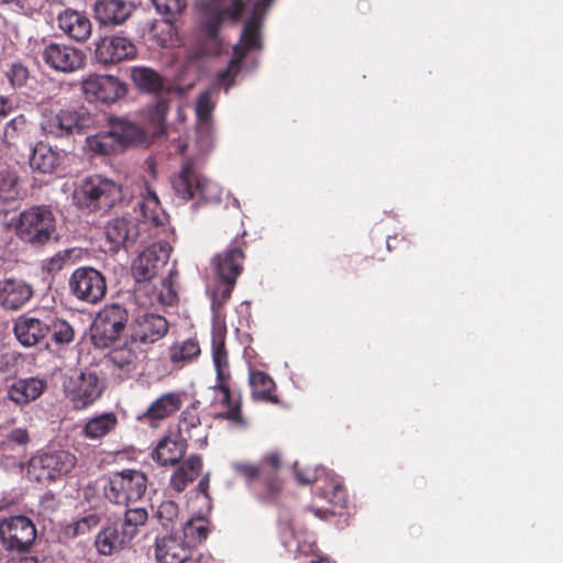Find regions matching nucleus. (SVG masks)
<instances>
[{"instance_id":"f257e3e1","label":"nucleus","mask_w":563,"mask_h":563,"mask_svg":"<svg viewBox=\"0 0 563 563\" xmlns=\"http://www.w3.org/2000/svg\"><path fill=\"white\" fill-rule=\"evenodd\" d=\"M274 0H253L251 14L245 21L241 38L233 46V56L225 69L218 73L216 85L202 91L195 106L196 130L194 139L189 143L177 142L175 152L186 158L181 169L172 178V188L177 197L184 200L197 198L198 183L201 175L196 167L211 153L216 145V132L212 112L216 100L212 98L217 88H223L225 92L235 84L244 69H252L256 60L247 54L257 51L262 46L261 26L264 15Z\"/></svg>"},{"instance_id":"f03ea898","label":"nucleus","mask_w":563,"mask_h":563,"mask_svg":"<svg viewBox=\"0 0 563 563\" xmlns=\"http://www.w3.org/2000/svg\"><path fill=\"white\" fill-rule=\"evenodd\" d=\"M136 206L140 208L139 222L132 217H118L104 225L106 242L110 252L115 253L121 247L133 245L142 227L156 228L166 222L167 216L159 207L157 195L147 184L144 188H139Z\"/></svg>"},{"instance_id":"7ed1b4c3","label":"nucleus","mask_w":563,"mask_h":563,"mask_svg":"<svg viewBox=\"0 0 563 563\" xmlns=\"http://www.w3.org/2000/svg\"><path fill=\"white\" fill-rule=\"evenodd\" d=\"M225 333L227 327L221 313H212L211 347L218 380L213 389L217 393L216 401L227 407V410L218 415V418L229 420L234 428H244L245 422L241 416L240 402L232 400L228 385L231 374L225 351Z\"/></svg>"},{"instance_id":"20e7f679","label":"nucleus","mask_w":563,"mask_h":563,"mask_svg":"<svg viewBox=\"0 0 563 563\" xmlns=\"http://www.w3.org/2000/svg\"><path fill=\"white\" fill-rule=\"evenodd\" d=\"M108 124V131L86 137L85 147L89 153L101 156L117 155L147 142L144 129L126 118L112 117Z\"/></svg>"},{"instance_id":"39448f33","label":"nucleus","mask_w":563,"mask_h":563,"mask_svg":"<svg viewBox=\"0 0 563 563\" xmlns=\"http://www.w3.org/2000/svg\"><path fill=\"white\" fill-rule=\"evenodd\" d=\"M125 199L120 184L101 175L86 177L75 188L73 202L89 212H107Z\"/></svg>"},{"instance_id":"423d86ee","label":"nucleus","mask_w":563,"mask_h":563,"mask_svg":"<svg viewBox=\"0 0 563 563\" xmlns=\"http://www.w3.org/2000/svg\"><path fill=\"white\" fill-rule=\"evenodd\" d=\"M243 258V251L236 245H230L223 253L212 257L211 265L217 277L214 284L208 287L212 313H221L222 307L230 299L242 271Z\"/></svg>"},{"instance_id":"0eeeda50","label":"nucleus","mask_w":563,"mask_h":563,"mask_svg":"<svg viewBox=\"0 0 563 563\" xmlns=\"http://www.w3.org/2000/svg\"><path fill=\"white\" fill-rule=\"evenodd\" d=\"M249 2L245 0H198L203 36L212 44L208 54L220 52L221 40L218 31L224 20L238 21Z\"/></svg>"},{"instance_id":"6e6552de","label":"nucleus","mask_w":563,"mask_h":563,"mask_svg":"<svg viewBox=\"0 0 563 563\" xmlns=\"http://www.w3.org/2000/svg\"><path fill=\"white\" fill-rule=\"evenodd\" d=\"M10 225L23 242L33 246H43L55 234L56 219L49 207L35 206L12 218Z\"/></svg>"},{"instance_id":"1a4fd4ad","label":"nucleus","mask_w":563,"mask_h":563,"mask_svg":"<svg viewBox=\"0 0 563 563\" xmlns=\"http://www.w3.org/2000/svg\"><path fill=\"white\" fill-rule=\"evenodd\" d=\"M77 457L66 450L42 452L27 463V477L37 483H52L68 475L76 466Z\"/></svg>"},{"instance_id":"9d476101","label":"nucleus","mask_w":563,"mask_h":563,"mask_svg":"<svg viewBox=\"0 0 563 563\" xmlns=\"http://www.w3.org/2000/svg\"><path fill=\"white\" fill-rule=\"evenodd\" d=\"M93 122V117L87 109L66 108L57 112L44 113L40 125L45 135L60 139L81 133Z\"/></svg>"},{"instance_id":"9b49d317","label":"nucleus","mask_w":563,"mask_h":563,"mask_svg":"<svg viewBox=\"0 0 563 563\" xmlns=\"http://www.w3.org/2000/svg\"><path fill=\"white\" fill-rule=\"evenodd\" d=\"M147 487L146 475L137 470L113 474L104 486V496L117 505H128L142 498Z\"/></svg>"},{"instance_id":"f8f14e48","label":"nucleus","mask_w":563,"mask_h":563,"mask_svg":"<svg viewBox=\"0 0 563 563\" xmlns=\"http://www.w3.org/2000/svg\"><path fill=\"white\" fill-rule=\"evenodd\" d=\"M129 320L128 310L119 305L104 306L91 325V341L97 347H108L125 329Z\"/></svg>"},{"instance_id":"ddd939ff","label":"nucleus","mask_w":563,"mask_h":563,"mask_svg":"<svg viewBox=\"0 0 563 563\" xmlns=\"http://www.w3.org/2000/svg\"><path fill=\"white\" fill-rule=\"evenodd\" d=\"M35 538V525L25 516H12L0 521V541L10 552H29Z\"/></svg>"},{"instance_id":"4468645a","label":"nucleus","mask_w":563,"mask_h":563,"mask_svg":"<svg viewBox=\"0 0 563 563\" xmlns=\"http://www.w3.org/2000/svg\"><path fill=\"white\" fill-rule=\"evenodd\" d=\"M69 291L78 300L87 303H98L106 295L104 276L93 267L76 268L68 279Z\"/></svg>"},{"instance_id":"2eb2a0df","label":"nucleus","mask_w":563,"mask_h":563,"mask_svg":"<svg viewBox=\"0 0 563 563\" xmlns=\"http://www.w3.org/2000/svg\"><path fill=\"white\" fill-rule=\"evenodd\" d=\"M81 91L90 102L113 103L126 93V86L112 75L91 74L81 80Z\"/></svg>"},{"instance_id":"dca6fc26","label":"nucleus","mask_w":563,"mask_h":563,"mask_svg":"<svg viewBox=\"0 0 563 563\" xmlns=\"http://www.w3.org/2000/svg\"><path fill=\"white\" fill-rule=\"evenodd\" d=\"M154 556L158 563H210L208 555L199 554L192 558L189 545L178 534L157 537Z\"/></svg>"},{"instance_id":"f3484780","label":"nucleus","mask_w":563,"mask_h":563,"mask_svg":"<svg viewBox=\"0 0 563 563\" xmlns=\"http://www.w3.org/2000/svg\"><path fill=\"white\" fill-rule=\"evenodd\" d=\"M137 55L133 41L122 34L104 35L96 42L95 57L101 65H114L131 60Z\"/></svg>"},{"instance_id":"a211bd4d","label":"nucleus","mask_w":563,"mask_h":563,"mask_svg":"<svg viewBox=\"0 0 563 563\" xmlns=\"http://www.w3.org/2000/svg\"><path fill=\"white\" fill-rule=\"evenodd\" d=\"M172 247L167 242L146 247L132 264V275L137 283L153 279L169 258Z\"/></svg>"},{"instance_id":"6ab92c4d","label":"nucleus","mask_w":563,"mask_h":563,"mask_svg":"<svg viewBox=\"0 0 563 563\" xmlns=\"http://www.w3.org/2000/svg\"><path fill=\"white\" fill-rule=\"evenodd\" d=\"M167 332L168 322L165 317L157 313L143 312L133 319L130 338L146 351L152 344L162 340Z\"/></svg>"},{"instance_id":"aec40b11","label":"nucleus","mask_w":563,"mask_h":563,"mask_svg":"<svg viewBox=\"0 0 563 563\" xmlns=\"http://www.w3.org/2000/svg\"><path fill=\"white\" fill-rule=\"evenodd\" d=\"M297 481L301 484L319 483L323 485L319 487L320 496L328 499L334 506L344 507L346 504V495L342 488L340 478L325 468H306L296 471Z\"/></svg>"},{"instance_id":"412c9836","label":"nucleus","mask_w":563,"mask_h":563,"mask_svg":"<svg viewBox=\"0 0 563 563\" xmlns=\"http://www.w3.org/2000/svg\"><path fill=\"white\" fill-rule=\"evenodd\" d=\"M41 56L52 69L65 74L79 70L85 66L86 60L81 49L54 42L44 46Z\"/></svg>"},{"instance_id":"4be33fe9","label":"nucleus","mask_w":563,"mask_h":563,"mask_svg":"<svg viewBox=\"0 0 563 563\" xmlns=\"http://www.w3.org/2000/svg\"><path fill=\"white\" fill-rule=\"evenodd\" d=\"M46 314L47 309L41 308L14 320L13 333L21 345L32 347L47 338Z\"/></svg>"},{"instance_id":"5701e85b","label":"nucleus","mask_w":563,"mask_h":563,"mask_svg":"<svg viewBox=\"0 0 563 563\" xmlns=\"http://www.w3.org/2000/svg\"><path fill=\"white\" fill-rule=\"evenodd\" d=\"M67 396L76 409L92 405L102 394V386L95 373H81L70 382Z\"/></svg>"},{"instance_id":"b1692460","label":"nucleus","mask_w":563,"mask_h":563,"mask_svg":"<svg viewBox=\"0 0 563 563\" xmlns=\"http://www.w3.org/2000/svg\"><path fill=\"white\" fill-rule=\"evenodd\" d=\"M33 294V287L21 278L9 277L0 280V307L4 310L21 309Z\"/></svg>"},{"instance_id":"393cba45","label":"nucleus","mask_w":563,"mask_h":563,"mask_svg":"<svg viewBox=\"0 0 563 563\" xmlns=\"http://www.w3.org/2000/svg\"><path fill=\"white\" fill-rule=\"evenodd\" d=\"M184 399V391H169L162 394L147 407L144 412L137 415L136 419L139 421L148 422L151 424L156 421L164 420L173 416L181 408Z\"/></svg>"},{"instance_id":"a878e982","label":"nucleus","mask_w":563,"mask_h":563,"mask_svg":"<svg viewBox=\"0 0 563 563\" xmlns=\"http://www.w3.org/2000/svg\"><path fill=\"white\" fill-rule=\"evenodd\" d=\"M279 531L282 543L289 552L302 555L314 552L316 538L313 533L306 530L295 531L288 520L279 521Z\"/></svg>"},{"instance_id":"bb28decb","label":"nucleus","mask_w":563,"mask_h":563,"mask_svg":"<svg viewBox=\"0 0 563 563\" xmlns=\"http://www.w3.org/2000/svg\"><path fill=\"white\" fill-rule=\"evenodd\" d=\"M47 388V380L40 377L20 378L8 388V398L18 406L36 400Z\"/></svg>"},{"instance_id":"cd10ccee","label":"nucleus","mask_w":563,"mask_h":563,"mask_svg":"<svg viewBox=\"0 0 563 563\" xmlns=\"http://www.w3.org/2000/svg\"><path fill=\"white\" fill-rule=\"evenodd\" d=\"M145 349L130 338L109 353V361L114 367L129 374L136 369L141 360L145 357Z\"/></svg>"},{"instance_id":"c85d7f7f","label":"nucleus","mask_w":563,"mask_h":563,"mask_svg":"<svg viewBox=\"0 0 563 563\" xmlns=\"http://www.w3.org/2000/svg\"><path fill=\"white\" fill-rule=\"evenodd\" d=\"M57 21L58 27L77 42L86 41L91 34V22L85 13L65 10L59 13Z\"/></svg>"},{"instance_id":"c756f323","label":"nucleus","mask_w":563,"mask_h":563,"mask_svg":"<svg viewBox=\"0 0 563 563\" xmlns=\"http://www.w3.org/2000/svg\"><path fill=\"white\" fill-rule=\"evenodd\" d=\"M93 12L100 24L119 25L130 16L131 8L124 0H97Z\"/></svg>"},{"instance_id":"7c9ffc66","label":"nucleus","mask_w":563,"mask_h":563,"mask_svg":"<svg viewBox=\"0 0 563 563\" xmlns=\"http://www.w3.org/2000/svg\"><path fill=\"white\" fill-rule=\"evenodd\" d=\"M119 426L118 416L106 411L88 418L81 429V435L91 441H98L115 431Z\"/></svg>"},{"instance_id":"2f4dec72","label":"nucleus","mask_w":563,"mask_h":563,"mask_svg":"<svg viewBox=\"0 0 563 563\" xmlns=\"http://www.w3.org/2000/svg\"><path fill=\"white\" fill-rule=\"evenodd\" d=\"M186 452V444L183 440L170 437L162 439L152 452V459L162 466L177 464Z\"/></svg>"},{"instance_id":"473e14b6","label":"nucleus","mask_w":563,"mask_h":563,"mask_svg":"<svg viewBox=\"0 0 563 563\" xmlns=\"http://www.w3.org/2000/svg\"><path fill=\"white\" fill-rule=\"evenodd\" d=\"M131 541L123 534L118 523L103 528L96 537L95 545L102 555H110L123 549Z\"/></svg>"},{"instance_id":"72a5a7b5","label":"nucleus","mask_w":563,"mask_h":563,"mask_svg":"<svg viewBox=\"0 0 563 563\" xmlns=\"http://www.w3.org/2000/svg\"><path fill=\"white\" fill-rule=\"evenodd\" d=\"M249 382L252 389V396L257 401L277 404L278 397L275 395L276 384L266 373L250 369Z\"/></svg>"},{"instance_id":"f704fd0d","label":"nucleus","mask_w":563,"mask_h":563,"mask_svg":"<svg viewBox=\"0 0 563 563\" xmlns=\"http://www.w3.org/2000/svg\"><path fill=\"white\" fill-rule=\"evenodd\" d=\"M46 328L47 336L57 345H67L75 339L73 325L55 310L47 309Z\"/></svg>"},{"instance_id":"c9c22d12","label":"nucleus","mask_w":563,"mask_h":563,"mask_svg":"<svg viewBox=\"0 0 563 563\" xmlns=\"http://www.w3.org/2000/svg\"><path fill=\"white\" fill-rule=\"evenodd\" d=\"M130 77L135 87L146 93H158L164 89L163 77L153 68L146 66H133Z\"/></svg>"},{"instance_id":"e433bc0d","label":"nucleus","mask_w":563,"mask_h":563,"mask_svg":"<svg viewBox=\"0 0 563 563\" xmlns=\"http://www.w3.org/2000/svg\"><path fill=\"white\" fill-rule=\"evenodd\" d=\"M58 163V153L45 143H37L30 156V167L43 174L52 173Z\"/></svg>"},{"instance_id":"4c0bfd02","label":"nucleus","mask_w":563,"mask_h":563,"mask_svg":"<svg viewBox=\"0 0 563 563\" xmlns=\"http://www.w3.org/2000/svg\"><path fill=\"white\" fill-rule=\"evenodd\" d=\"M202 462L200 456H189L172 475L170 484L177 492L185 489L189 482H192L200 473Z\"/></svg>"},{"instance_id":"58836bf2","label":"nucleus","mask_w":563,"mask_h":563,"mask_svg":"<svg viewBox=\"0 0 563 563\" xmlns=\"http://www.w3.org/2000/svg\"><path fill=\"white\" fill-rule=\"evenodd\" d=\"M82 255V250L78 247L65 249L45 260L42 264L43 271L49 275H56L62 269L75 265Z\"/></svg>"},{"instance_id":"ea45409f","label":"nucleus","mask_w":563,"mask_h":563,"mask_svg":"<svg viewBox=\"0 0 563 563\" xmlns=\"http://www.w3.org/2000/svg\"><path fill=\"white\" fill-rule=\"evenodd\" d=\"M168 112V103L165 100L156 101L150 104L145 110V115L153 129L155 136L167 135L168 130L165 123Z\"/></svg>"},{"instance_id":"a19ab883","label":"nucleus","mask_w":563,"mask_h":563,"mask_svg":"<svg viewBox=\"0 0 563 563\" xmlns=\"http://www.w3.org/2000/svg\"><path fill=\"white\" fill-rule=\"evenodd\" d=\"M147 511L145 508L136 507L128 509L124 514L123 520L118 523L123 534L132 541L133 538L139 533L142 526L147 520Z\"/></svg>"},{"instance_id":"79ce46f5","label":"nucleus","mask_w":563,"mask_h":563,"mask_svg":"<svg viewBox=\"0 0 563 563\" xmlns=\"http://www.w3.org/2000/svg\"><path fill=\"white\" fill-rule=\"evenodd\" d=\"M151 303H159L162 306H172L177 301V292L174 285L172 271L168 275L159 280L158 286H154L151 295Z\"/></svg>"},{"instance_id":"37998d69","label":"nucleus","mask_w":563,"mask_h":563,"mask_svg":"<svg viewBox=\"0 0 563 563\" xmlns=\"http://www.w3.org/2000/svg\"><path fill=\"white\" fill-rule=\"evenodd\" d=\"M207 536L208 528L202 518L190 519L183 525L181 539L189 545L190 550L206 540Z\"/></svg>"},{"instance_id":"c03bdc74","label":"nucleus","mask_w":563,"mask_h":563,"mask_svg":"<svg viewBox=\"0 0 563 563\" xmlns=\"http://www.w3.org/2000/svg\"><path fill=\"white\" fill-rule=\"evenodd\" d=\"M200 354V346L197 340L187 339L175 343L169 349V358L174 364L185 363Z\"/></svg>"},{"instance_id":"a18cd8bd","label":"nucleus","mask_w":563,"mask_h":563,"mask_svg":"<svg viewBox=\"0 0 563 563\" xmlns=\"http://www.w3.org/2000/svg\"><path fill=\"white\" fill-rule=\"evenodd\" d=\"M26 119L24 115H18L10 120L4 129L1 140V148L13 145L18 137L25 132Z\"/></svg>"},{"instance_id":"49530a36","label":"nucleus","mask_w":563,"mask_h":563,"mask_svg":"<svg viewBox=\"0 0 563 563\" xmlns=\"http://www.w3.org/2000/svg\"><path fill=\"white\" fill-rule=\"evenodd\" d=\"M19 196L18 177L10 170L0 172V201H14Z\"/></svg>"},{"instance_id":"de8ad7c7","label":"nucleus","mask_w":563,"mask_h":563,"mask_svg":"<svg viewBox=\"0 0 563 563\" xmlns=\"http://www.w3.org/2000/svg\"><path fill=\"white\" fill-rule=\"evenodd\" d=\"M198 402H194L191 406L187 407L180 415L178 422V432L180 435V440L185 442V435L197 428V426L201 424V420L197 412Z\"/></svg>"},{"instance_id":"09e8293b","label":"nucleus","mask_w":563,"mask_h":563,"mask_svg":"<svg viewBox=\"0 0 563 563\" xmlns=\"http://www.w3.org/2000/svg\"><path fill=\"white\" fill-rule=\"evenodd\" d=\"M152 3L159 14L166 16L167 21L181 14L187 7L186 0H152Z\"/></svg>"},{"instance_id":"8fccbe9b","label":"nucleus","mask_w":563,"mask_h":563,"mask_svg":"<svg viewBox=\"0 0 563 563\" xmlns=\"http://www.w3.org/2000/svg\"><path fill=\"white\" fill-rule=\"evenodd\" d=\"M178 515V505L173 500H164L157 507L156 517L159 523L166 529L173 526Z\"/></svg>"},{"instance_id":"3c124183","label":"nucleus","mask_w":563,"mask_h":563,"mask_svg":"<svg viewBox=\"0 0 563 563\" xmlns=\"http://www.w3.org/2000/svg\"><path fill=\"white\" fill-rule=\"evenodd\" d=\"M198 195L197 198H200L205 201L212 202L219 201L221 197V188L218 184L206 179L201 176L200 181L198 183Z\"/></svg>"},{"instance_id":"603ef678","label":"nucleus","mask_w":563,"mask_h":563,"mask_svg":"<svg viewBox=\"0 0 563 563\" xmlns=\"http://www.w3.org/2000/svg\"><path fill=\"white\" fill-rule=\"evenodd\" d=\"M231 468L235 474L245 478L247 483H252L262 476V468L254 464L245 462H232Z\"/></svg>"},{"instance_id":"864d4df0","label":"nucleus","mask_w":563,"mask_h":563,"mask_svg":"<svg viewBox=\"0 0 563 563\" xmlns=\"http://www.w3.org/2000/svg\"><path fill=\"white\" fill-rule=\"evenodd\" d=\"M7 77L13 88H19L26 84L29 70L24 65L14 63L7 71Z\"/></svg>"},{"instance_id":"5fc2aeb1","label":"nucleus","mask_w":563,"mask_h":563,"mask_svg":"<svg viewBox=\"0 0 563 563\" xmlns=\"http://www.w3.org/2000/svg\"><path fill=\"white\" fill-rule=\"evenodd\" d=\"M100 522V516L96 512H89L79 518L74 526L75 534H85Z\"/></svg>"},{"instance_id":"6e6d98bb","label":"nucleus","mask_w":563,"mask_h":563,"mask_svg":"<svg viewBox=\"0 0 563 563\" xmlns=\"http://www.w3.org/2000/svg\"><path fill=\"white\" fill-rule=\"evenodd\" d=\"M208 430L209 426L201 423L185 435V441L190 440L197 448L202 449L207 445Z\"/></svg>"},{"instance_id":"4d7b16f0","label":"nucleus","mask_w":563,"mask_h":563,"mask_svg":"<svg viewBox=\"0 0 563 563\" xmlns=\"http://www.w3.org/2000/svg\"><path fill=\"white\" fill-rule=\"evenodd\" d=\"M29 442V433L26 429L16 428L13 429L9 435L7 437V442L4 443V448L11 443L18 444L20 446L26 445Z\"/></svg>"},{"instance_id":"13d9d810","label":"nucleus","mask_w":563,"mask_h":563,"mask_svg":"<svg viewBox=\"0 0 563 563\" xmlns=\"http://www.w3.org/2000/svg\"><path fill=\"white\" fill-rule=\"evenodd\" d=\"M279 465H280L279 454L276 452H271L263 457L260 467L262 468V473H263L266 467H271L272 470L276 471L279 467Z\"/></svg>"},{"instance_id":"bf43d9fd","label":"nucleus","mask_w":563,"mask_h":563,"mask_svg":"<svg viewBox=\"0 0 563 563\" xmlns=\"http://www.w3.org/2000/svg\"><path fill=\"white\" fill-rule=\"evenodd\" d=\"M26 552H13L4 563H37L33 555H26Z\"/></svg>"},{"instance_id":"052dcab7","label":"nucleus","mask_w":563,"mask_h":563,"mask_svg":"<svg viewBox=\"0 0 563 563\" xmlns=\"http://www.w3.org/2000/svg\"><path fill=\"white\" fill-rule=\"evenodd\" d=\"M0 464L5 471H21L23 467V462L15 456L2 459Z\"/></svg>"},{"instance_id":"680f3d73","label":"nucleus","mask_w":563,"mask_h":563,"mask_svg":"<svg viewBox=\"0 0 563 563\" xmlns=\"http://www.w3.org/2000/svg\"><path fill=\"white\" fill-rule=\"evenodd\" d=\"M11 111V104L9 100L0 96V118L5 117Z\"/></svg>"},{"instance_id":"e2e57ef3","label":"nucleus","mask_w":563,"mask_h":563,"mask_svg":"<svg viewBox=\"0 0 563 563\" xmlns=\"http://www.w3.org/2000/svg\"><path fill=\"white\" fill-rule=\"evenodd\" d=\"M266 485L272 493H276L280 489V484L276 479H267Z\"/></svg>"},{"instance_id":"0e129e2a","label":"nucleus","mask_w":563,"mask_h":563,"mask_svg":"<svg viewBox=\"0 0 563 563\" xmlns=\"http://www.w3.org/2000/svg\"><path fill=\"white\" fill-rule=\"evenodd\" d=\"M198 486H199V489H200L201 492H206V490H207V488H208V486H209V478H208V476L202 477V478L200 479V482H199Z\"/></svg>"},{"instance_id":"69168bd1","label":"nucleus","mask_w":563,"mask_h":563,"mask_svg":"<svg viewBox=\"0 0 563 563\" xmlns=\"http://www.w3.org/2000/svg\"><path fill=\"white\" fill-rule=\"evenodd\" d=\"M232 205L235 207V208H240V202L236 198H232Z\"/></svg>"},{"instance_id":"338daca9","label":"nucleus","mask_w":563,"mask_h":563,"mask_svg":"<svg viewBox=\"0 0 563 563\" xmlns=\"http://www.w3.org/2000/svg\"><path fill=\"white\" fill-rule=\"evenodd\" d=\"M178 114H179V118H181V109L180 108L178 109Z\"/></svg>"},{"instance_id":"774afa93","label":"nucleus","mask_w":563,"mask_h":563,"mask_svg":"<svg viewBox=\"0 0 563 563\" xmlns=\"http://www.w3.org/2000/svg\"><path fill=\"white\" fill-rule=\"evenodd\" d=\"M316 516H320V510H316Z\"/></svg>"}]
</instances>
